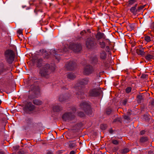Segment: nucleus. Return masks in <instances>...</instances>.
<instances>
[{
  "mask_svg": "<svg viewBox=\"0 0 154 154\" xmlns=\"http://www.w3.org/2000/svg\"><path fill=\"white\" fill-rule=\"evenodd\" d=\"M0 154H5V153L2 151H0Z\"/></svg>",
  "mask_w": 154,
  "mask_h": 154,
  "instance_id": "nucleus-48",
  "label": "nucleus"
},
{
  "mask_svg": "<svg viewBox=\"0 0 154 154\" xmlns=\"http://www.w3.org/2000/svg\"><path fill=\"white\" fill-rule=\"evenodd\" d=\"M145 131L144 130H143L141 131L140 134L141 135H143L145 133Z\"/></svg>",
  "mask_w": 154,
  "mask_h": 154,
  "instance_id": "nucleus-43",
  "label": "nucleus"
},
{
  "mask_svg": "<svg viewBox=\"0 0 154 154\" xmlns=\"http://www.w3.org/2000/svg\"><path fill=\"white\" fill-rule=\"evenodd\" d=\"M34 12L36 15H42L43 14L40 6L36 5Z\"/></svg>",
  "mask_w": 154,
  "mask_h": 154,
  "instance_id": "nucleus-14",
  "label": "nucleus"
},
{
  "mask_svg": "<svg viewBox=\"0 0 154 154\" xmlns=\"http://www.w3.org/2000/svg\"><path fill=\"white\" fill-rule=\"evenodd\" d=\"M98 44L99 45L100 47L102 48H105L106 46V43L103 41H98Z\"/></svg>",
  "mask_w": 154,
  "mask_h": 154,
  "instance_id": "nucleus-25",
  "label": "nucleus"
},
{
  "mask_svg": "<svg viewBox=\"0 0 154 154\" xmlns=\"http://www.w3.org/2000/svg\"><path fill=\"white\" fill-rule=\"evenodd\" d=\"M95 37L97 40H99L102 38L105 39L106 38V36L104 34L100 32H97L95 35Z\"/></svg>",
  "mask_w": 154,
  "mask_h": 154,
  "instance_id": "nucleus-16",
  "label": "nucleus"
},
{
  "mask_svg": "<svg viewBox=\"0 0 154 154\" xmlns=\"http://www.w3.org/2000/svg\"><path fill=\"white\" fill-rule=\"evenodd\" d=\"M139 47V49L136 50V52L138 55L143 57L145 54V53L144 51V48H143L142 45H140Z\"/></svg>",
  "mask_w": 154,
  "mask_h": 154,
  "instance_id": "nucleus-13",
  "label": "nucleus"
},
{
  "mask_svg": "<svg viewBox=\"0 0 154 154\" xmlns=\"http://www.w3.org/2000/svg\"><path fill=\"white\" fill-rule=\"evenodd\" d=\"M127 103V100H124L122 102V104L123 105H125Z\"/></svg>",
  "mask_w": 154,
  "mask_h": 154,
  "instance_id": "nucleus-42",
  "label": "nucleus"
},
{
  "mask_svg": "<svg viewBox=\"0 0 154 154\" xmlns=\"http://www.w3.org/2000/svg\"><path fill=\"white\" fill-rule=\"evenodd\" d=\"M53 109L54 112H59L62 109V108L59 105H56L53 107Z\"/></svg>",
  "mask_w": 154,
  "mask_h": 154,
  "instance_id": "nucleus-19",
  "label": "nucleus"
},
{
  "mask_svg": "<svg viewBox=\"0 0 154 154\" xmlns=\"http://www.w3.org/2000/svg\"><path fill=\"white\" fill-rule=\"evenodd\" d=\"M75 152L74 151H72L70 152V154H75Z\"/></svg>",
  "mask_w": 154,
  "mask_h": 154,
  "instance_id": "nucleus-45",
  "label": "nucleus"
},
{
  "mask_svg": "<svg viewBox=\"0 0 154 154\" xmlns=\"http://www.w3.org/2000/svg\"><path fill=\"white\" fill-rule=\"evenodd\" d=\"M27 57H28V55H27V56H26Z\"/></svg>",
  "mask_w": 154,
  "mask_h": 154,
  "instance_id": "nucleus-55",
  "label": "nucleus"
},
{
  "mask_svg": "<svg viewBox=\"0 0 154 154\" xmlns=\"http://www.w3.org/2000/svg\"><path fill=\"white\" fill-rule=\"evenodd\" d=\"M26 122L28 127H31L33 125V121L31 119H27L26 120Z\"/></svg>",
  "mask_w": 154,
  "mask_h": 154,
  "instance_id": "nucleus-20",
  "label": "nucleus"
},
{
  "mask_svg": "<svg viewBox=\"0 0 154 154\" xmlns=\"http://www.w3.org/2000/svg\"><path fill=\"white\" fill-rule=\"evenodd\" d=\"M67 77L70 80H73L75 78V75L72 73H68L66 74Z\"/></svg>",
  "mask_w": 154,
  "mask_h": 154,
  "instance_id": "nucleus-21",
  "label": "nucleus"
},
{
  "mask_svg": "<svg viewBox=\"0 0 154 154\" xmlns=\"http://www.w3.org/2000/svg\"><path fill=\"white\" fill-rule=\"evenodd\" d=\"M110 50V48L108 46H106V51L108 52H109Z\"/></svg>",
  "mask_w": 154,
  "mask_h": 154,
  "instance_id": "nucleus-40",
  "label": "nucleus"
},
{
  "mask_svg": "<svg viewBox=\"0 0 154 154\" xmlns=\"http://www.w3.org/2000/svg\"><path fill=\"white\" fill-rule=\"evenodd\" d=\"M35 109V106L31 102H28L23 107L24 110L26 112L29 113Z\"/></svg>",
  "mask_w": 154,
  "mask_h": 154,
  "instance_id": "nucleus-8",
  "label": "nucleus"
},
{
  "mask_svg": "<svg viewBox=\"0 0 154 154\" xmlns=\"http://www.w3.org/2000/svg\"><path fill=\"white\" fill-rule=\"evenodd\" d=\"M111 109H107L106 112L107 114L109 115L111 113Z\"/></svg>",
  "mask_w": 154,
  "mask_h": 154,
  "instance_id": "nucleus-38",
  "label": "nucleus"
},
{
  "mask_svg": "<svg viewBox=\"0 0 154 154\" xmlns=\"http://www.w3.org/2000/svg\"><path fill=\"white\" fill-rule=\"evenodd\" d=\"M36 53L39 55H43L45 56H47L48 55L47 51L45 49L40 50L36 51Z\"/></svg>",
  "mask_w": 154,
  "mask_h": 154,
  "instance_id": "nucleus-18",
  "label": "nucleus"
},
{
  "mask_svg": "<svg viewBox=\"0 0 154 154\" xmlns=\"http://www.w3.org/2000/svg\"><path fill=\"white\" fill-rule=\"evenodd\" d=\"M146 59L147 60L149 61V60H150L152 58H146Z\"/></svg>",
  "mask_w": 154,
  "mask_h": 154,
  "instance_id": "nucleus-50",
  "label": "nucleus"
},
{
  "mask_svg": "<svg viewBox=\"0 0 154 154\" xmlns=\"http://www.w3.org/2000/svg\"><path fill=\"white\" fill-rule=\"evenodd\" d=\"M14 60V58H7L6 61L10 63H12Z\"/></svg>",
  "mask_w": 154,
  "mask_h": 154,
  "instance_id": "nucleus-35",
  "label": "nucleus"
},
{
  "mask_svg": "<svg viewBox=\"0 0 154 154\" xmlns=\"http://www.w3.org/2000/svg\"><path fill=\"white\" fill-rule=\"evenodd\" d=\"M97 45L94 38H88L86 41V45L87 48L89 49H92L96 48Z\"/></svg>",
  "mask_w": 154,
  "mask_h": 154,
  "instance_id": "nucleus-5",
  "label": "nucleus"
},
{
  "mask_svg": "<svg viewBox=\"0 0 154 154\" xmlns=\"http://www.w3.org/2000/svg\"><path fill=\"white\" fill-rule=\"evenodd\" d=\"M131 90V87H128L125 89V91L127 93H130Z\"/></svg>",
  "mask_w": 154,
  "mask_h": 154,
  "instance_id": "nucleus-33",
  "label": "nucleus"
},
{
  "mask_svg": "<svg viewBox=\"0 0 154 154\" xmlns=\"http://www.w3.org/2000/svg\"><path fill=\"white\" fill-rule=\"evenodd\" d=\"M89 82V78H85L81 79L79 83H77L75 86V88L76 91V93L78 97L83 98L85 97V95L84 94V92L82 90V85H87Z\"/></svg>",
  "mask_w": 154,
  "mask_h": 154,
  "instance_id": "nucleus-2",
  "label": "nucleus"
},
{
  "mask_svg": "<svg viewBox=\"0 0 154 154\" xmlns=\"http://www.w3.org/2000/svg\"><path fill=\"white\" fill-rule=\"evenodd\" d=\"M80 109L82 110L89 116L92 115V111L89 103L86 101L82 102L79 106Z\"/></svg>",
  "mask_w": 154,
  "mask_h": 154,
  "instance_id": "nucleus-4",
  "label": "nucleus"
},
{
  "mask_svg": "<svg viewBox=\"0 0 154 154\" xmlns=\"http://www.w3.org/2000/svg\"><path fill=\"white\" fill-rule=\"evenodd\" d=\"M129 149H128L126 148L122 150V152L124 154L128 152L129 151Z\"/></svg>",
  "mask_w": 154,
  "mask_h": 154,
  "instance_id": "nucleus-34",
  "label": "nucleus"
},
{
  "mask_svg": "<svg viewBox=\"0 0 154 154\" xmlns=\"http://www.w3.org/2000/svg\"><path fill=\"white\" fill-rule=\"evenodd\" d=\"M76 66V63L74 62H70L67 63L66 65V68L68 70H71L74 69Z\"/></svg>",
  "mask_w": 154,
  "mask_h": 154,
  "instance_id": "nucleus-12",
  "label": "nucleus"
},
{
  "mask_svg": "<svg viewBox=\"0 0 154 154\" xmlns=\"http://www.w3.org/2000/svg\"><path fill=\"white\" fill-rule=\"evenodd\" d=\"M76 146V143L75 141H70L69 143V146L70 148H73Z\"/></svg>",
  "mask_w": 154,
  "mask_h": 154,
  "instance_id": "nucleus-26",
  "label": "nucleus"
},
{
  "mask_svg": "<svg viewBox=\"0 0 154 154\" xmlns=\"http://www.w3.org/2000/svg\"><path fill=\"white\" fill-rule=\"evenodd\" d=\"M47 154H53L52 152L50 151H48L47 152Z\"/></svg>",
  "mask_w": 154,
  "mask_h": 154,
  "instance_id": "nucleus-49",
  "label": "nucleus"
},
{
  "mask_svg": "<svg viewBox=\"0 0 154 154\" xmlns=\"http://www.w3.org/2000/svg\"><path fill=\"white\" fill-rule=\"evenodd\" d=\"M112 143L115 145H117L119 143L116 140H113L112 141Z\"/></svg>",
  "mask_w": 154,
  "mask_h": 154,
  "instance_id": "nucleus-39",
  "label": "nucleus"
},
{
  "mask_svg": "<svg viewBox=\"0 0 154 154\" xmlns=\"http://www.w3.org/2000/svg\"><path fill=\"white\" fill-rule=\"evenodd\" d=\"M148 138L146 137H143L140 138V141L142 142H144L147 141Z\"/></svg>",
  "mask_w": 154,
  "mask_h": 154,
  "instance_id": "nucleus-29",
  "label": "nucleus"
},
{
  "mask_svg": "<svg viewBox=\"0 0 154 154\" xmlns=\"http://www.w3.org/2000/svg\"><path fill=\"white\" fill-rule=\"evenodd\" d=\"M33 65H36L38 67H42L40 68L39 74L41 76L46 79H48L50 77V74L54 72L56 68L54 64L47 63L43 65V60L42 58H32L30 61Z\"/></svg>",
  "mask_w": 154,
  "mask_h": 154,
  "instance_id": "nucleus-1",
  "label": "nucleus"
},
{
  "mask_svg": "<svg viewBox=\"0 0 154 154\" xmlns=\"http://www.w3.org/2000/svg\"><path fill=\"white\" fill-rule=\"evenodd\" d=\"M68 49L67 48L65 47L63 48V50L60 49L56 51L55 50L52 49L51 50L50 54L51 55L55 56L56 58H57L59 57L58 55H62V54L60 53L61 52L64 53L68 51Z\"/></svg>",
  "mask_w": 154,
  "mask_h": 154,
  "instance_id": "nucleus-7",
  "label": "nucleus"
},
{
  "mask_svg": "<svg viewBox=\"0 0 154 154\" xmlns=\"http://www.w3.org/2000/svg\"><path fill=\"white\" fill-rule=\"evenodd\" d=\"M124 118L125 119L128 120L129 119V117L126 115H125L124 116Z\"/></svg>",
  "mask_w": 154,
  "mask_h": 154,
  "instance_id": "nucleus-41",
  "label": "nucleus"
},
{
  "mask_svg": "<svg viewBox=\"0 0 154 154\" xmlns=\"http://www.w3.org/2000/svg\"><path fill=\"white\" fill-rule=\"evenodd\" d=\"M102 92V91L100 88H95L90 91V95L91 96H96L99 95Z\"/></svg>",
  "mask_w": 154,
  "mask_h": 154,
  "instance_id": "nucleus-11",
  "label": "nucleus"
},
{
  "mask_svg": "<svg viewBox=\"0 0 154 154\" xmlns=\"http://www.w3.org/2000/svg\"><path fill=\"white\" fill-rule=\"evenodd\" d=\"M93 70L92 66L90 65H88L85 66L83 72L85 75H89L92 73Z\"/></svg>",
  "mask_w": 154,
  "mask_h": 154,
  "instance_id": "nucleus-10",
  "label": "nucleus"
},
{
  "mask_svg": "<svg viewBox=\"0 0 154 154\" xmlns=\"http://www.w3.org/2000/svg\"><path fill=\"white\" fill-rule=\"evenodd\" d=\"M154 57V51H152L146 55L145 58H153Z\"/></svg>",
  "mask_w": 154,
  "mask_h": 154,
  "instance_id": "nucleus-24",
  "label": "nucleus"
},
{
  "mask_svg": "<svg viewBox=\"0 0 154 154\" xmlns=\"http://www.w3.org/2000/svg\"><path fill=\"white\" fill-rule=\"evenodd\" d=\"M151 104L152 105H154V100H152L151 101Z\"/></svg>",
  "mask_w": 154,
  "mask_h": 154,
  "instance_id": "nucleus-47",
  "label": "nucleus"
},
{
  "mask_svg": "<svg viewBox=\"0 0 154 154\" xmlns=\"http://www.w3.org/2000/svg\"><path fill=\"white\" fill-rule=\"evenodd\" d=\"M1 103H2V101L1 100H0V104H1Z\"/></svg>",
  "mask_w": 154,
  "mask_h": 154,
  "instance_id": "nucleus-54",
  "label": "nucleus"
},
{
  "mask_svg": "<svg viewBox=\"0 0 154 154\" xmlns=\"http://www.w3.org/2000/svg\"><path fill=\"white\" fill-rule=\"evenodd\" d=\"M76 109L75 107H72L70 112H66L63 114L62 119L64 121H69L73 119L75 116L74 113L76 112Z\"/></svg>",
  "mask_w": 154,
  "mask_h": 154,
  "instance_id": "nucleus-3",
  "label": "nucleus"
},
{
  "mask_svg": "<svg viewBox=\"0 0 154 154\" xmlns=\"http://www.w3.org/2000/svg\"><path fill=\"white\" fill-rule=\"evenodd\" d=\"M85 33V31H83L80 32V34L82 35H83Z\"/></svg>",
  "mask_w": 154,
  "mask_h": 154,
  "instance_id": "nucleus-46",
  "label": "nucleus"
},
{
  "mask_svg": "<svg viewBox=\"0 0 154 154\" xmlns=\"http://www.w3.org/2000/svg\"><path fill=\"white\" fill-rule=\"evenodd\" d=\"M35 0H31V1L32 2H35Z\"/></svg>",
  "mask_w": 154,
  "mask_h": 154,
  "instance_id": "nucleus-51",
  "label": "nucleus"
},
{
  "mask_svg": "<svg viewBox=\"0 0 154 154\" xmlns=\"http://www.w3.org/2000/svg\"><path fill=\"white\" fill-rule=\"evenodd\" d=\"M78 116L81 117H83L85 116V114L83 112H78Z\"/></svg>",
  "mask_w": 154,
  "mask_h": 154,
  "instance_id": "nucleus-32",
  "label": "nucleus"
},
{
  "mask_svg": "<svg viewBox=\"0 0 154 154\" xmlns=\"http://www.w3.org/2000/svg\"><path fill=\"white\" fill-rule=\"evenodd\" d=\"M145 5H144L143 6H139V7H138L137 8V9H138V11L139 12L140 11L143 9L145 7Z\"/></svg>",
  "mask_w": 154,
  "mask_h": 154,
  "instance_id": "nucleus-37",
  "label": "nucleus"
},
{
  "mask_svg": "<svg viewBox=\"0 0 154 154\" xmlns=\"http://www.w3.org/2000/svg\"><path fill=\"white\" fill-rule=\"evenodd\" d=\"M32 102L34 104L37 105H41L42 103V101L38 99H34Z\"/></svg>",
  "mask_w": 154,
  "mask_h": 154,
  "instance_id": "nucleus-23",
  "label": "nucleus"
},
{
  "mask_svg": "<svg viewBox=\"0 0 154 154\" xmlns=\"http://www.w3.org/2000/svg\"><path fill=\"white\" fill-rule=\"evenodd\" d=\"M70 49L74 52H80L82 49V46L80 43H72L69 46Z\"/></svg>",
  "mask_w": 154,
  "mask_h": 154,
  "instance_id": "nucleus-6",
  "label": "nucleus"
},
{
  "mask_svg": "<svg viewBox=\"0 0 154 154\" xmlns=\"http://www.w3.org/2000/svg\"><path fill=\"white\" fill-rule=\"evenodd\" d=\"M134 46H135V44H132V46H133V47H134Z\"/></svg>",
  "mask_w": 154,
  "mask_h": 154,
  "instance_id": "nucleus-52",
  "label": "nucleus"
},
{
  "mask_svg": "<svg viewBox=\"0 0 154 154\" xmlns=\"http://www.w3.org/2000/svg\"><path fill=\"white\" fill-rule=\"evenodd\" d=\"M5 55L7 58H17V54L11 50H7L5 52Z\"/></svg>",
  "mask_w": 154,
  "mask_h": 154,
  "instance_id": "nucleus-9",
  "label": "nucleus"
},
{
  "mask_svg": "<svg viewBox=\"0 0 154 154\" xmlns=\"http://www.w3.org/2000/svg\"><path fill=\"white\" fill-rule=\"evenodd\" d=\"M69 98L66 94L60 95L59 97V100L60 102L66 101Z\"/></svg>",
  "mask_w": 154,
  "mask_h": 154,
  "instance_id": "nucleus-17",
  "label": "nucleus"
},
{
  "mask_svg": "<svg viewBox=\"0 0 154 154\" xmlns=\"http://www.w3.org/2000/svg\"><path fill=\"white\" fill-rule=\"evenodd\" d=\"M106 127V125H105L101 124L100 125V128L102 130L105 129Z\"/></svg>",
  "mask_w": 154,
  "mask_h": 154,
  "instance_id": "nucleus-36",
  "label": "nucleus"
},
{
  "mask_svg": "<svg viewBox=\"0 0 154 154\" xmlns=\"http://www.w3.org/2000/svg\"><path fill=\"white\" fill-rule=\"evenodd\" d=\"M31 90L33 91H38L39 90V87L37 85H35V84L32 85L30 87Z\"/></svg>",
  "mask_w": 154,
  "mask_h": 154,
  "instance_id": "nucleus-22",
  "label": "nucleus"
},
{
  "mask_svg": "<svg viewBox=\"0 0 154 154\" xmlns=\"http://www.w3.org/2000/svg\"><path fill=\"white\" fill-rule=\"evenodd\" d=\"M26 7V6H22L23 8H25Z\"/></svg>",
  "mask_w": 154,
  "mask_h": 154,
  "instance_id": "nucleus-53",
  "label": "nucleus"
},
{
  "mask_svg": "<svg viewBox=\"0 0 154 154\" xmlns=\"http://www.w3.org/2000/svg\"><path fill=\"white\" fill-rule=\"evenodd\" d=\"M150 38L149 36H146L144 37V40L146 41L147 42H149L150 41Z\"/></svg>",
  "mask_w": 154,
  "mask_h": 154,
  "instance_id": "nucleus-31",
  "label": "nucleus"
},
{
  "mask_svg": "<svg viewBox=\"0 0 154 154\" xmlns=\"http://www.w3.org/2000/svg\"><path fill=\"white\" fill-rule=\"evenodd\" d=\"M137 4H136L134 6L131 7L130 9V12H131L134 15H136L137 14V12H138L137 8Z\"/></svg>",
  "mask_w": 154,
  "mask_h": 154,
  "instance_id": "nucleus-15",
  "label": "nucleus"
},
{
  "mask_svg": "<svg viewBox=\"0 0 154 154\" xmlns=\"http://www.w3.org/2000/svg\"><path fill=\"white\" fill-rule=\"evenodd\" d=\"M137 101L138 103H140L143 99L142 96L141 95H139L137 96Z\"/></svg>",
  "mask_w": 154,
  "mask_h": 154,
  "instance_id": "nucleus-28",
  "label": "nucleus"
},
{
  "mask_svg": "<svg viewBox=\"0 0 154 154\" xmlns=\"http://www.w3.org/2000/svg\"><path fill=\"white\" fill-rule=\"evenodd\" d=\"M17 32L19 34H22V31L20 30H18Z\"/></svg>",
  "mask_w": 154,
  "mask_h": 154,
  "instance_id": "nucleus-44",
  "label": "nucleus"
},
{
  "mask_svg": "<svg viewBox=\"0 0 154 154\" xmlns=\"http://www.w3.org/2000/svg\"><path fill=\"white\" fill-rule=\"evenodd\" d=\"M137 2L136 0H129L128 2L127 5L130 7Z\"/></svg>",
  "mask_w": 154,
  "mask_h": 154,
  "instance_id": "nucleus-27",
  "label": "nucleus"
},
{
  "mask_svg": "<svg viewBox=\"0 0 154 154\" xmlns=\"http://www.w3.org/2000/svg\"><path fill=\"white\" fill-rule=\"evenodd\" d=\"M100 58H105L106 56V52L104 51H103L101 53Z\"/></svg>",
  "mask_w": 154,
  "mask_h": 154,
  "instance_id": "nucleus-30",
  "label": "nucleus"
}]
</instances>
